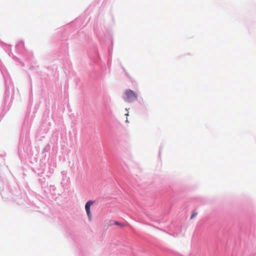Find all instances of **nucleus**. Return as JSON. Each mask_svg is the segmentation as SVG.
I'll return each instance as SVG.
<instances>
[{"instance_id":"nucleus-5","label":"nucleus","mask_w":256,"mask_h":256,"mask_svg":"<svg viewBox=\"0 0 256 256\" xmlns=\"http://www.w3.org/2000/svg\"><path fill=\"white\" fill-rule=\"evenodd\" d=\"M114 224H115L116 225H118V226H123V225L122 224H120L119 222H114Z\"/></svg>"},{"instance_id":"nucleus-4","label":"nucleus","mask_w":256,"mask_h":256,"mask_svg":"<svg viewBox=\"0 0 256 256\" xmlns=\"http://www.w3.org/2000/svg\"><path fill=\"white\" fill-rule=\"evenodd\" d=\"M196 214H197V213L196 212H193L192 213V214L190 216V219H192L193 218H194Z\"/></svg>"},{"instance_id":"nucleus-1","label":"nucleus","mask_w":256,"mask_h":256,"mask_svg":"<svg viewBox=\"0 0 256 256\" xmlns=\"http://www.w3.org/2000/svg\"><path fill=\"white\" fill-rule=\"evenodd\" d=\"M138 94L132 90H126L124 93L123 98L125 102H131L136 100L138 98Z\"/></svg>"},{"instance_id":"nucleus-2","label":"nucleus","mask_w":256,"mask_h":256,"mask_svg":"<svg viewBox=\"0 0 256 256\" xmlns=\"http://www.w3.org/2000/svg\"><path fill=\"white\" fill-rule=\"evenodd\" d=\"M94 204V202L92 200H90V201H88L86 204V206H85V208H86V212L87 211H90V208L91 206H92V204Z\"/></svg>"},{"instance_id":"nucleus-3","label":"nucleus","mask_w":256,"mask_h":256,"mask_svg":"<svg viewBox=\"0 0 256 256\" xmlns=\"http://www.w3.org/2000/svg\"><path fill=\"white\" fill-rule=\"evenodd\" d=\"M86 212V214L88 215V218L90 220L92 218V214H91L90 210L88 211H88H87Z\"/></svg>"}]
</instances>
